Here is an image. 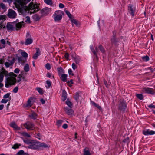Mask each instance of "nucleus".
Masks as SVG:
<instances>
[{
    "label": "nucleus",
    "mask_w": 155,
    "mask_h": 155,
    "mask_svg": "<svg viewBox=\"0 0 155 155\" xmlns=\"http://www.w3.org/2000/svg\"><path fill=\"white\" fill-rule=\"evenodd\" d=\"M24 126L28 130H32L35 128L33 124L29 121H28L24 124Z\"/></svg>",
    "instance_id": "obj_6"
},
{
    "label": "nucleus",
    "mask_w": 155,
    "mask_h": 155,
    "mask_svg": "<svg viewBox=\"0 0 155 155\" xmlns=\"http://www.w3.org/2000/svg\"><path fill=\"white\" fill-rule=\"evenodd\" d=\"M62 127L64 129H67L68 128V125L66 124H63L62 126Z\"/></svg>",
    "instance_id": "obj_59"
},
{
    "label": "nucleus",
    "mask_w": 155,
    "mask_h": 155,
    "mask_svg": "<svg viewBox=\"0 0 155 155\" xmlns=\"http://www.w3.org/2000/svg\"><path fill=\"white\" fill-rule=\"evenodd\" d=\"M0 43L2 44V45H4L6 44V41L5 39H2L0 40Z\"/></svg>",
    "instance_id": "obj_53"
},
{
    "label": "nucleus",
    "mask_w": 155,
    "mask_h": 155,
    "mask_svg": "<svg viewBox=\"0 0 155 155\" xmlns=\"http://www.w3.org/2000/svg\"><path fill=\"white\" fill-rule=\"evenodd\" d=\"M29 148L35 149L37 148L36 145L35 144H32L28 147Z\"/></svg>",
    "instance_id": "obj_36"
},
{
    "label": "nucleus",
    "mask_w": 155,
    "mask_h": 155,
    "mask_svg": "<svg viewBox=\"0 0 155 155\" xmlns=\"http://www.w3.org/2000/svg\"><path fill=\"white\" fill-rule=\"evenodd\" d=\"M4 75L5 76H9L7 78L5 81V86L6 87H9L11 85H14L16 83L17 80L15 78L17 75L13 72H10L8 74V71L2 68L0 72V82L3 81Z\"/></svg>",
    "instance_id": "obj_1"
},
{
    "label": "nucleus",
    "mask_w": 155,
    "mask_h": 155,
    "mask_svg": "<svg viewBox=\"0 0 155 155\" xmlns=\"http://www.w3.org/2000/svg\"><path fill=\"white\" fill-rule=\"evenodd\" d=\"M67 75L65 74H63L61 75V80L63 82H65L67 81Z\"/></svg>",
    "instance_id": "obj_20"
},
{
    "label": "nucleus",
    "mask_w": 155,
    "mask_h": 155,
    "mask_svg": "<svg viewBox=\"0 0 155 155\" xmlns=\"http://www.w3.org/2000/svg\"><path fill=\"white\" fill-rule=\"evenodd\" d=\"M65 12L66 13V14L68 16V17L69 18H71L72 15H71V14H70V13L67 10H65Z\"/></svg>",
    "instance_id": "obj_42"
},
{
    "label": "nucleus",
    "mask_w": 155,
    "mask_h": 155,
    "mask_svg": "<svg viewBox=\"0 0 155 155\" xmlns=\"http://www.w3.org/2000/svg\"><path fill=\"white\" fill-rule=\"evenodd\" d=\"M21 135L25 137H28L30 138L31 137V136L28 134L27 133L25 132H23L21 133Z\"/></svg>",
    "instance_id": "obj_33"
},
{
    "label": "nucleus",
    "mask_w": 155,
    "mask_h": 155,
    "mask_svg": "<svg viewBox=\"0 0 155 155\" xmlns=\"http://www.w3.org/2000/svg\"><path fill=\"white\" fill-rule=\"evenodd\" d=\"M128 10L129 12L132 16H134L135 12V7L132 5L130 4L128 6Z\"/></svg>",
    "instance_id": "obj_9"
},
{
    "label": "nucleus",
    "mask_w": 155,
    "mask_h": 155,
    "mask_svg": "<svg viewBox=\"0 0 155 155\" xmlns=\"http://www.w3.org/2000/svg\"><path fill=\"white\" fill-rule=\"evenodd\" d=\"M30 67L29 64H26L24 66V69L26 72H28L29 71Z\"/></svg>",
    "instance_id": "obj_24"
},
{
    "label": "nucleus",
    "mask_w": 155,
    "mask_h": 155,
    "mask_svg": "<svg viewBox=\"0 0 155 155\" xmlns=\"http://www.w3.org/2000/svg\"><path fill=\"white\" fill-rule=\"evenodd\" d=\"M40 9L39 4L36 3V0H32V2L29 4L28 6H27L26 10L28 11L26 12V14L29 12L30 14L34 13Z\"/></svg>",
    "instance_id": "obj_3"
},
{
    "label": "nucleus",
    "mask_w": 155,
    "mask_h": 155,
    "mask_svg": "<svg viewBox=\"0 0 155 155\" xmlns=\"http://www.w3.org/2000/svg\"><path fill=\"white\" fill-rule=\"evenodd\" d=\"M36 89L37 91L40 93L41 94L42 93V90L41 88H36Z\"/></svg>",
    "instance_id": "obj_52"
},
{
    "label": "nucleus",
    "mask_w": 155,
    "mask_h": 155,
    "mask_svg": "<svg viewBox=\"0 0 155 155\" xmlns=\"http://www.w3.org/2000/svg\"><path fill=\"white\" fill-rule=\"evenodd\" d=\"M32 17L35 21H39L41 18L40 16L37 14H35L33 15Z\"/></svg>",
    "instance_id": "obj_22"
},
{
    "label": "nucleus",
    "mask_w": 155,
    "mask_h": 155,
    "mask_svg": "<svg viewBox=\"0 0 155 155\" xmlns=\"http://www.w3.org/2000/svg\"><path fill=\"white\" fill-rule=\"evenodd\" d=\"M18 90V87H15L13 90V92L14 93H16Z\"/></svg>",
    "instance_id": "obj_51"
},
{
    "label": "nucleus",
    "mask_w": 155,
    "mask_h": 155,
    "mask_svg": "<svg viewBox=\"0 0 155 155\" xmlns=\"http://www.w3.org/2000/svg\"><path fill=\"white\" fill-rule=\"evenodd\" d=\"M83 152V155H91L89 149L88 147H85L84 149Z\"/></svg>",
    "instance_id": "obj_17"
},
{
    "label": "nucleus",
    "mask_w": 155,
    "mask_h": 155,
    "mask_svg": "<svg viewBox=\"0 0 155 155\" xmlns=\"http://www.w3.org/2000/svg\"><path fill=\"white\" fill-rule=\"evenodd\" d=\"M111 42L112 44H115L116 41L115 36H113V37L111 39Z\"/></svg>",
    "instance_id": "obj_45"
},
{
    "label": "nucleus",
    "mask_w": 155,
    "mask_h": 155,
    "mask_svg": "<svg viewBox=\"0 0 155 155\" xmlns=\"http://www.w3.org/2000/svg\"><path fill=\"white\" fill-rule=\"evenodd\" d=\"M22 52H21V55L24 58H26L28 57V54L25 51H22L21 50Z\"/></svg>",
    "instance_id": "obj_32"
},
{
    "label": "nucleus",
    "mask_w": 155,
    "mask_h": 155,
    "mask_svg": "<svg viewBox=\"0 0 155 155\" xmlns=\"http://www.w3.org/2000/svg\"><path fill=\"white\" fill-rule=\"evenodd\" d=\"M10 126L15 130H20V127H18L14 122H12L10 124Z\"/></svg>",
    "instance_id": "obj_14"
},
{
    "label": "nucleus",
    "mask_w": 155,
    "mask_h": 155,
    "mask_svg": "<svg viewBox=\"0 0 155 155\" xmlns=\"http://www.w3.org/2000/svg\"><path fill=\"white\" fill-rule=\"evenodd\" d=\"M20 145H19L18 144H15L12 147V148L15 149L18 148Z\"/></svg>",
    "instance_id": "obj_47"
},
{
    "label": "nucleus",
    "mask_w": 155,
    "mask_h": 155,
    "mask_svg": "<svg viewBox=\"0 0 155 155\" xmlns=\"http://www.w3.org/2000/svg\"><path fill=\"white\" fill-rule=\"evenodd\" d=\"M12 23H8L6 25V28L8 30L12 31L14 29L13 25Z\"/></svg>",
    "instance_id": "obj_15"
},
{
    "label": "nucleus",
    "mask_w": 155,
    "mask_h": 155,
    "mask_svg": "<svg viewBox=\"0 0 155 155\" xmlns=\"http://www.w3.org/2000/svg\"><path fill=\"white\" fill-rule=\"evenodd\" d=\"M23 141L25 143H26L27 144H29L31 143V142L28 140H23Z\"/></svg>",
    "instance_id": "obj_57"
},
{
    "label": "nucleus",
    "mask_w": 155,
    "mask_h": 155,
    "mask_svg": "<svg viewBox=\"0 0 155 155\" xmlns=\"http://www.w3.org/2000/svg\"><path fill=\"white\" fill-rule=\"evenodd\" d=\"M98 48L102 53H104L105 50L102 46L101 45H100L98 47Z\"/></svg>",
    "instance_id": "obj_31"
},
{
    "label": "nucleus",
    "mask_w": 155,
    "mask_h": 155,
    "mask_svg": "<svg viewBox=\"0 0 155 155\" xmlns=\"http://www.w3.org/2000/svg\"><path fill=\"white\" fill-rule=\"evenodd\" d=\"M155 134V132L153 131H149V135H153Z\"/></svg>",
    "instance_id": "obj_63"
},
{
    "label": "nucleus",
    "mask_w": 155,
    "mask_h": 155,
    "mask_svg": "<svg viewBox=\"0 0 155 155\" xmlns=\"http://www.w3.org/2000/svg\"><path fill=\"white\" fill-rule=\"evenodd\" d=\"M23 22H20L16 23L15 25V26L16 27V30H18L21 29L23 25Z\"/></svg>",
    "instance_id": "obj_21"
},
{
    "label": "nucleus",
    "mask_w": 155,
    "mask_h": 155,
    "mask_svg": "<svg viewBox=\"0 0 155 155\" xmlns=\"http://www.w3.org/2000/svg\"><path fill=\"white\" fill-rule=\"evenodd\" d=\"M31 0H15L14 4L16 8L18 11L22 15H26L27 6L26 4L30 1Z\"/></svg>",
    "instance_id": "obj_2"
},
{
    "label": "nucleus",
    "mask_w": 155,
    "mask_h": 155,
    "mask_svg": "<svg viewBox=\"0 0 155 155\" xmlns=\"http://www.w3.org/2000/svg\"><path fill=\"white\" fill-rule=\"evenodd\" d=\"M14 62V58H13L12 60L10 61V63L6 62L5 63V65L7 68H8L10 65H12Z\"/></svg>",
    "instance_id": "obj_19"
},
{
    "label": "nucleus",
    "mask_w": 155,
    "mask_h": 155,
    "mask_svg": "<svg viewBox=\"0 0 155 155\" xmlns=\"http://www.w3.org/2000/svg\"><path fill=\"white\" fill-rule=\"evenodd\" d=\"M25 21L26 23H30V17L28 16H26L25 17Z\"/></svg>",
    "instance_id": "obj_40"
},
{
    "label": "nucleus",
    "mask_w": 155,
    "mask_h": 155,
    "mask_svg": "<svg viewBox=\"0 0 155 155\" xmlns=\"http://www.w3.org/2000/svg\"><path fill=\"white\" fill-rule=\"evenodd\" d=\"M0 6L3 9H5L6 8L5 5L3 3H1L0 4Z\"/></svg>",
    "instance_id": "obj_56"
},
{
    "label": "nucleus",
    "mask_w": 155,
    "mask_h": 155,
    "mask_svg": "<svg viewBox=\"0 0 155 155\" xmlns=\"http://www.w3.org/2000/svg\"><path fill=\"white\" fill-rule=\"evenodd\" d=\"M44 2L47 4L51 5L52 4V0H44Z\"/></svg>",
    "instance_id": "obj_34"
},
{
    "label": "nucleus",
    "mask_w": 155,
    "mask_h": 155,
    "mask_svg": "<svg viewBox=\"0 0 155 155\" xmlns=\"http://www.w3.org/2000/svg\"><path fill=\"white\" fill-rule=\"evenodd\" d=\"M40 146L44 148H48V146L45 143H41L40 145Z\"/></svg>",
    "instance_id": "obj_43"
},
{
    "label": "nucleus",
    "mask_w": 155,
    "mask_h": 155,
    "mask_svg": "<svg viewBox=\"0 0 155 155\" xmlns=\"http://www.w3.org/2000/svg\"><path fill=\"white\" fill-rule=\"evenodd\" d=\"M46 82L48 86V88L51 85V82L50 81L48 80H47L46 81Z\"/></svg>",
    "instance_id": "obj_48"
},
{
    "label": "nucleus",
    "mask_w": 155,
    "mask_h": 155,
    "mask_svg": "<svg viewBox=\"0 0 155 155\" xmlns=\"http://www.w3.org/2000/svg\"><path fill=\"white\" fill-rule=\"evenodd\" d=\"M63 122V121L61 120H57V124L58 126H60Z\"/></svg>",
    "instance_id": "obj_35"
},
{
    "label": "nucleus",
    "mask_w": 155,
    "mask_h": 155,
    "mask_svg": "<svg viewBox=\"0 0 155 155\" xmlns=\"http://www.w3.org/2000/svg\"><path fill=\"white\" fill-rule=\"evenodd\" d=\"M8 16L10 18H15L16 17L17 14L14 10L10 9L8 11Z\"/></svg>",
    "instance_id": "obj_8"
},
{
    "label": "nucleus",
    "mask_w": 155,
    "mask_h": 155,
    "mask_svg": "<svg viewBox=\"0 0 155 155\" xmlns=\"http://www.w3.org/2000/svg\"><path fill=\"white\" fill-rule=\"evenodd\" d=\"M118 107L119 110L121 111L124 112L125 111L127 106L125 104V101L124 99H121L120 100Z\"/></svg>",
    "instance_id": "obj_4"
},
{
    "label": "nucleus",
    "mask_w": 155,
    "mask_h": 155,
    "mask_svg": "<svg viewBox=\"0 0 155 155\" xmlns=\"http://www.w3.org/2000/svg\"><path fill=\"white\" fill-rule=\"evenodd\" d=\"M72 68L74 70H75L77 68V65L74 63H73L72 64Z\"/></svg>",
    "instance_id": "obj_55"
},
{
    "label": "nucleus",
    "mask_w": 155,
    "mask_h": 155,
    "mask_svg": "<svg viewBox=\"0 0 155 155\" xmlns=\"http://www.w3.org/2000/svg\"><path fill=\"white\" fill-rule=\"evenodd\" d=\"M64 110L66 113L68 115L71 116L74 114V111L71 109L65 108Z\"/></svg>",
    "instance_id": "obj_11"
},
{
    "label": "nucleus",
    "mask_w": 155,
    "mask_h": 155,
    "mask_svg": "<svg viewBox=\"0 0 155 155\" xmlns=\"http://www.w3.org/2000/svg\"><path fill=\"white\" fill-rule=\"evenodd\" d=\"M50 11V9L47 7L45 8L42 10V11L45 14L49 13Z\"/></svg>",
    "instance_id": "obj_26"
},
{
    "label": "nucleus",
    "mask_w": 155,
    "mask_h": 155,
    "mask_svg": "<svg viewBox=\"0 0 155 155\" xmlns=\"http://www.w3.org/2000/svg\"><path fill=\"white\" fill-rule=\"evenodd\" d=\"M10 99H11L10 97L9 98V100H10ZM8 101V99H2V100L1 102L2 103H6Z\"/></svg>",
    "instance_id": "obj_49"
},
{
    "label": "nucleus",
    "mask_w": 155,
    "mask_h": 155,
    "mask_svg": "<svg viewBox=\"0 0 155 155\" xmlns=\"http://www.w3.org/2000/svg\"><path fill=\"white\" fill-rule=\"evenodd\" d=\"M67 94L65 90H63L62 92V99L63 101H64L67 98Z\"/></svg>",
    "instance_id": "obj_18"
},
{
    "label": "nucleus",
    "mask_w": 155,
    "mask_h": 155,
    "mask_svg": "<svg viewBox=\"0 0 155 155\" xmlns=\"http://www.w3.org/2000/svg\"><path fill=\"white\" fill-rule=\"evenodd\" d=\"M33 99L32 98H30L29 99L27 103L26 104V106L28 107H31L32 104V100Z\"/></svg>",
    "instance_id": "obj_23"
},
{
    "label": "nucleus",
    "mask_w": 155,
    "mask_h": 155,
    "mask_svg": "<svg viewBox=\"0 0 155 155\" xmlns=\"http://www.w3.org/2000/svg\"><path fill=\"white\" fill-rule=\"evenodd\" d=\"M27 59L26 58H24L22 57H18V62L22 64L26 61Z\"/></svg>",
    "instance_id": "obj_13"
},
{
    "label": "nucleus",
    "mask_w": 155,
    "mask_h": 155,
    "mask_svg": "<svg viewBox=\"0 0 155 155\" xmlns=\"http://www.w3.org/2000/svg\"><path fill=\"white\" fill-rule=\"evenodd\" d=\"M79 95L78 93H76L75 95L74 96V98L77 101H78L79 100Z\"/></svg>",
    "instance_id": "obj_37"
},
{
    "label": "nucleus",
    "mask_w": 155,
    "mask_h": 155,
    "mask_svg": "<svg viewBox=\"0 0 155 155\" xmlns=\"http://www.w3.org/2000/svg\"><path fill=\"white\" fill-rule=\"evenodd\" d=\"M29 117L33 119H35L36 118L37 115L35 113L32 112L29 115Z\"/></svg>",
    "instance_id": "obj_25"
},
{
    "label": "nucleus",
    "mask_w": 155,
    "mask_h": 155,
    "mask_svg": "<svg viewBox=\"0 0 155 155\" xmlns=\"http://www.w3.org/2000/svg\"><path fill=\"white\" fill-rule=\"evenodd\" d=\"M104 84L108 88L109 87L108 85L107 84V81L105 80H104Z\"/></svg>",
    "instance_id": "obj_62"
},
{
    "label": "nucleus",
    "mask_w": 155,
    "mask_h": 155,
    "mask_svg": "<svg viewBox=\"0 0 155 155\" xmlns=\"http://www.w3.org/2000/svg\"><path fill=\"white\" fill-rule=\"evenodd\" d=\"M16 155H27V154L25 153L23 150H21L18 152Z\"/></svg>",
    "instance_id": "obj_30"
},
{
    "label": "nucleus",
    "mask_w": 155,
    "mask_h": 155,
    "mask_svg": "<svg viewBox=\"0 0 155 155\" xmlns=\"http://www.w3.org/2000/svg\"><path fill=\"white\" fill-rule=\"evenodd\" d=\"M71 22L75 24L76 26H78L79 25V23L78 21L75 19H72L71 20Z\"/></svg>",
    "instance_id": "obj_29"
},
{
    "label": "nucleus",
    "mask_w": 155,
    "mask_h": 155,
    "mask_svg": "<svg viewBox=\"0 0 155 155\" xmlns=\"http://www.w3.org/2000/svg\"><path fill=\"white\" fill-rule=\"evenodd\" d=\"M68 72L69 75H71L72 76L74 75V74L72 73V71L71 69H69Z\"/></svg>",
    "instance_id": "obj_58"
},
{
    "label": "nucleus",
    "mask_w": 155,
    "mask_h": 155,
    "mask_svg": "<svg viewBox=\"0 0 155 155\" xmlns=\"http://www.w3.org/2000/svg\"><path fill=\"white\" fill-rule=\"evenodd\" d=\"M149 130L147 129L143 131V134L145 135H148L149 132Z\"/></svg>",
    "instance_id": "obj_41"
},
{
    "label": "nucleus",
    "mask_w": 155,
    "mask_h": 155,
    "mask_svg": "<svg viewBox=\"0 0 155 155\" xmlns=\"http://www.w3.org/2000/svg\"><path fill=\"white\" fill-rule=\"evenodd\" d=\"M9 96L10 93H8L4 96L3 98L5 99L9 98Z\"/></svg>",
    "instance_id": "obj_54"
},
{
    "label": "nucleus",
    "mask_w": 155,
    "mask_h": 155,
    "mask_svg": "<svg viewBox=\"0 0 155 155\" xmlns=\"http://www.w3.org/2000/svg\"><path fill=\"white\" fill-rule=\"evenodd\" d=\"M62 12L61 11H55L54 15V20L55 21H58L61 20L62 17Z\"/></svg>",
    "instance_id": "obj_5"
},
{
    "label": "nucleus",
    "mask_w": 155,
    "mask_h": 155,
    "mask_svg": "<svg viewBox=\"0 0 155 155\" xmlns=\"http://www.w3.org/2000/svg\"><path fill=\"white\" fill-rule=\"evenodd\" d=\"M45 67L48 70H50L51 68V65L49 63H47L46 64Z\"/></svg>",
    "instance_id": "obj_46"
},
{
    "label": "nucleus",
    "mask_w": 155,
    "mask_h": 155,
    "mask_svg": "<svg viewBox=\"0 0 155 155\" xmlns=\"http://www.w3.org/2000/svg\"><path fill=\"white\" fill-rule=\"evenodd\" d=\"M142 59L144 61H147L149 60V57L148 56H146L142 57Z\"/></svg>",
    "instance_id": "obj_39"
},
{
    "label": "nucleus",
    "mask_w": 155,
    "mask_h": 155,
    "mask_svg": "<svg viewBox=\"0 0 155 155\" xmlns=\"http://www.w3.org/2000/svg\"><path fill=\"white\" fill-rule=\"evenodd\" d=\"M91 49L93 54L96 56V57H97V53L98 52V49L96 47L95 48V50L94 48L93 47L91 46L90 47Z\"/></svg>",
    "instance_id": "obj_16"
},
{
    "label": "nucleus",
    "mask_w": 155,
    "mask_h": 155,
    "mask_svg": "<svg viewBox=\"0 0 155 155\" xmlns=\"http://www.w3.org/2000/svg\"><path fill=\"white\" fill-rule=\"evenodd\" d=\"M33 39L29 33H27L26 35V39L24 44L27 45L31 44L33 42Z\"/></svg>",
    "instance_id": "obj_7"
},
{
    "label": "nucleus",
    "mask_w": 155,
    "mask_h": 155,
    "mask_svg": "<svg viewBox=\"0 0 155 155\" xmlns=\"http://www.w3.org/2000/svg\"><path fill=\"white\" fill-rule=\"evenodd\" d=\"M92 104L93 105H94L96 107H97V108L100 109L101 108V107L98 104H97L94 103V102H93L92 103Z\"/></svg>",
    "instance_id": "obj_44"
},
{
    "label": "nucleus",
    "mask_w": 155,
    "mask_h": 155,
    "mask_svg": "<svg viewBox=\"0 0 155 155\" xmlns=\"http://www.w3.org/2000/svg\"><path fill=\"white\" fill-rule=\"evenodd\" d=\"M68 83L69 86H71V84L73 83L72 80L71 79L69 81H68Z\"/></svg>",
    "instance_id": "obj_61"
},
{
    "label": "nucleus",
    "mask_w": 155,
    "mask_h": 155,
    "mask_svg": "<svg viewBox=\"0 0 155 155\" xmlns=\"http://www.w3.org/2000/svg\"><path fill=\"white\" fill-rule=\"evenodd\" d=\"M36 53L34 54L33 56V58L35 59H36L38 58V56L40 54V51L39 48H36Z\"/></svg>",
    "instance_id": "obj_12"
},
{
    "label": "nucleus",
    "mask_w": 155,
    "mask_h": 155,
    "mask_svg": "<svg viewBox=\"0 0 155 155\" xmlns=\"http://www.w3.org/2000/svg\"><path fill=\"white\" fill-rule=\"evenodd\" d=\"M137 97L140 100H143V95L142 94H136Z\"/></svg>",
    "instance_id": "obj_38"
},
{
    "label": "nucleus",
    "mask_w": 155,
    "mask_h": 155,
    "mask_svg": "<svg viewBox=\"0 0 155 155\" xmlns=\"http://www.w3.org/2000/svg\"><path fill=\"white\" fill-rule=\"evenodd\" d=\"M6 18V16L5 15H0V20H5V19Z\"/></svg>",
    "instance_id": "obj_50"
},
{
    "label": "nucleus",
    "mask_w": 155,
    "mask_h": 155,
    "mask_svg": "<svg viewBox=\"0 0 155 155\" xmlns=\"http://www.w3.org/2000/svg\"><path fill=\"white\" fill-rule=\"evenodd\" d=\"M148 107L150 108H155V106L153 105L152 104L149 105Z\"/></svg>",
    "instance_id": "obj_64"
},
{
    "label": "nucleus",
    "mask_w": 155,
    "mask_h": 155,
    "mask_svg": "<svg viewBox=\"0 0 155 155\" xmlns=\"http://www.w3.org/2000/svg\"><path fill=\"white\" fill-rule=\"evenodd\" d=\"M57 70L59 74L61 75V74H62L64 72V70L61 67L58 68Z\"/></svg>",
    "instance_id": "obj_27"
},
{
    "label": "nucleus",
    "mask_w": 155,
    "mask_h": 155,
    "mask_svg": "<svg viewBox=\"0 0 155 155\" xmlns=\"http://www.w3.org/2000/svg\"><path fill=\"white\" fill-rule=\"evenodd\" d=\"M66 104H67L70 107L72 108V104L71 102H70L68 99L66 101Z\"/></svg>",
    "instance_id": "obj_28"
},
{
    "label": "nucleus",
    "mask_w": 155,
    "mask_h": 155,
    "mask_svg": "<svg viewBox=\"0 0 155 155\" xmlns=\"http://www.w3.org/2000/svg\"><path fill=\"white\" fill-rule=\"evenodd\" d=\"M19 71L20 70L18 68H16L14 71V72L16 73H19Z\"/></svg>",
    "instance_id": "obj_60"
},
{
    "label": "nucleus",
    "mask_w": 155,
    "mask_h": 155,
    "mask_svg": "<svg viewBox=\"0 0 155 155\" xmlns=\"http://www.w3.org/2000/svg\"><path fill=\"white\" fill-rule=\"evenodd\" d=\"M143 91L146 93L150 94H154L155 93V91L153 89L149 88H144L143 89Z\"/></svg>",
    "instance_id": "obj_10"
}]
</instances>
